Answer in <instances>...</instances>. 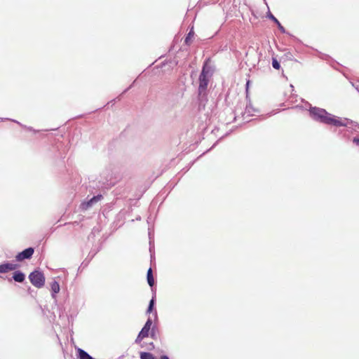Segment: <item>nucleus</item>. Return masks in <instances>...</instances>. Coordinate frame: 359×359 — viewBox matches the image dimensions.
Returning <instances> with one entry per match:
<instances>
[{
  "mask_svg": "<svg viewBox=\"0 0 359 359\" xmlns=\"http://www.w3.org/2000/svg\"><path fill=\"white\" fill-rule=\"evenodd\" d=\"M309 112L313 120L324 124L334 126H345L346 128V131H348L349 129L356 130V128H359V126L357 123L347 118L341 119L328 113L325 109L322 108L316 107H311Z\"/></svg>",
  "mask_w": 359,
  "mask_h": 359,
  "instance_id": "obj_1",
  "label": "nucleus"
},
{
  "mask_svg": "<svg viewBox=\"0 0 359 359\" xmlns=\"http://www.w3.org/2000/svg\"><path fill=\"white\" fill-rule=\"evenodd\" d=\"M199 86L198 88V97L200 104L207 102V88L209 83V77H205L203 73H201L199 76Z\"/></svg>",
  "mask_w": 359,
  "mask_h": 359,
  "instance_id": "obj_2",
  "label": "nucleus"
},
{
  "mask_svg": "<svg viewBox=\"0 0 359 359\" xmlns=\"http://www.w3.org/2000/svg\"><path fill=\"white\" fill-rule=\"evenodd\" d=\"M31 283L37 288H41L45 285V276L43 272L39 270H34L29 275Z\"/></svg>",
  "mask_w": 359,
  "mask_h": 359,
  "instance_id": "obj_3",
  "label": "nucleus"
},
{
  "mask_svg": "<svg viewBox=\"0 0 359 359\" xmlns=\"http://www.w3.org/2000/svg\"><path fill=\"white\" fill-rule=\"evenodd\" d=\"M34 252V249L32 247L27 248L23 251L19 252L15 256V259L18 262H22L25 259H29L32 257Z\"/></svg>",
  "mask_w": 359,
  "mask_h": 359,
  "instance_id": "obj_4",
  "label": "nucleus"
},
{
  "mask_svg": "<svg viewBox=\"0 0 359 359\" xmlns=\"http://www.w3.org/2000/svg\"><path fill=\"white\" fill-rule=\"evenodd\" d=\"M102 198V196L101 194H98L97 196H94L90 200L87 201H84L81 204V208L83 210H86L91 208L95 203H97Z\"/></svg>",
  "mask_w": 359,
  "mask_h": 359,
  "instance_id": "obj_5",
  "label": "nucleus"
},
{
  "mask_svg": "<svg viewBox=\"0 0 359 359\" xmlns=\"http://www.w3.org/2000/svg\"><path fill=\"white\" fill-rule=\"evenodd\" d=\"M19 267V265L17 264L12 263H4L0 264V273H5L9 271L15 270Z\"/></svg>",
  "mask_w": 359,
  "mask_h": 359,
  "instance_id": "obj_6",
  "label": "nucleus"
},
{
  "mask_svg": "<svg viewBox=\"0 0 359 359\" xmlns=\"http://www.w3.org/2000/svg\"><path fill=\"white\" fill-rule=\"evenodd\" d=\"M267 17L269 19H271L272 21H273L277 25V26L278 27V29L282 33H285L286 32L285 29L282 26V25L278 21V20L270 11L268 12Z\"/></svg>",
  "mask_w": 359,
  "mask_h": 359,
  "instance_id": "obj_7",
  "label": "nucleus"
},
{
  "mask_svg": "<svg viewBox=\"0 0 359 359\" xmlns=\"http://www.w3.org/2000/svg\"><path fill=\"white\" fill-rule=\"evenodd\" d=\"M50 289H51V296L53 299H55L56 294L60 292V285L59 283L56 280H53L50 283Z\"/></svg>",
  "mask_w": 359,
  "mask_h": 359,
  "instance_id": "obj_8",
  "label": "nucleus"
},
{
  "mask_svg": "<svg viewBox=\"0 0 359 359\" xmlns=\"http://www.w3.org/2000/svg\"><path fill=\"white\" fill-rule=\"evenodd\" d=\"M13 278L15 282L22 283L25 279V275L20 271H16L13 273Z\"/></svg>",
  "mask_w": 359,
  "mask_h": 359,
  "instance_id": "obj_9",
  "label": "nucleus"
},
{
  "mask_svg": "<svg viewBox=\"0 0 359 359\" xmlns=\"http://www.w3.org/2000/svg\"><path fill=\"white\" fill-rule=\"evenodd\" d=\"M212 67L208 65L207 63H205L203 66L202 71L201 73H203L205 77H210L212 74Z\"/></svg>",
  "mask_w": 359,
  "mask_h": 359,
  "instance_id": "obj_10",
  "label": "nucleus"
},
{
  "mask_svg": "<svg viewBox=\"0 0 359 359\" xmlns=\"http://www.w3.org/2000/svg\"><path fill=\"white\" fill-rule=\"evenodd\" d=\"M78 358L79 359H94L86 351L81 348H78Z\"/></svg>",
  "mask_w": 359,
  "mask_h": 359,
  "instance_id": "obj_11",
  "label": "nucleus"
},
{
  "mask_svg": "<svg viewBox=\"0 0 359 359\" xmlns=\"http://www.w3.org/2000/svg\"><path fill=\"white\" fill-rule=\"evenodd\" d=\"M147 283L149 285V286L153 287V285H154V278L153 276L151 268H149L147 271Z\"/></svg>",
  "mask_w": 359,
  "mask_h": 359,
  "instance_id": "obj_12",
  "label": "nucleus"
},
{
  "mask_svg": "<svg viewBox=\"0 0 359 359\" xmlns=\"http://www.w3.org/2000/svg\"><path fill=\"white\" fill-rule=\"evenodd\" d=\"M155 302H156V294L154 293L151 299L149 302V306H148V308L147 310V313H151L153 311L154 305H155Z\"/></svg>",
  "mask_w": 359,
  "mask_h": 359,
  "instance_id": "obj_13",
  "label": "nucleus"
},
{
  "mask_svg": "<svg viewBox=\"0 0 359 359\" xmlns=\"http://www.w3.org/2000/svg\"><path fill=\"white\" fill-rule=\"evenodd\" d=\"M140 359H156L151 353L141 352Z\"/></svg>",
  "mask_w": 359,
  "mask_h": 359,
  "instance_id": "obj_14",
  "label": "nucleus"
},
{
  "mask_svg": "<svg viewBox=\"0 0 359 359\" xmlns=\"http://www.w3.org/2000/svg\"><path fill=\"white\" fill-rule=\"evenodd\" d=\"M194 32L192 29L190 30V32L187 34L185 39H184V43L187 46L190 45L191 38L194 36Z\"/></svg>",
  "mask_w": 359,
  "mask_h": 359,
  "instance_id": "obj_15",
  "label": "nucleus"
},
{
  "mask_svg": "<svg viewBox=\"0 0 359 359\" xmlns=\"http://www.w3.org/2000/svg\"><path fill=\"white\" fill-rule=\"evenodd\" d=\"M254 111L255 109L252 108L251 105H247L244 112V115L248 114V116H252V112Z\"/></svg>",
  "mask_w": 359,
  "mask_h": 359,
  "instance_id": "obj_16",
  "label": "nucleus"
},
{
  "mask_svg": "<svg viewBox=\"0 0 359 359\" xmlns=\"http://www.w3.org/2000/svg\"><path fill=\"white\" fill-rule=\"evenodd\" d=\"M272 67L276 69H279L280 67L279 62L276 59H272Z\"/></svg>",
  "mask_w": 359,
  "mask_h": 359,
  "instance_id": "obj_17",
  "label": "nucleus"
},
{
  "mask_svg": "<svg viewBox=\"0 0 359 359\" xmlns=\"http://www.w3.org/2000/svg\"><path fill=\"white\" fill-rule=\"evenodd\" d=\"M141 335H142L144 337H147L149 334V331L147 330L146 328L142 327L140 332H139Z\"/></svg>",
  "mask_w": 359,
  "mask_h": 359,
  "instance_id": "obj_18",
  "label": "nucleus"
},
{
  "mask_svg": "<svg viewBox=\"0 0 359 359\" xmlns=\"http://www.w3.org/2000/svg\"><path fill=\"white\" fill-rule=\"evenodd\" d=\"M156 327L155 326H153L151 332H150V336L152 339L156 338Z\"/></svg>",
  "mask_w": 359,
  "mask_h": 359,
  "instance_id": "obj_19",
  "label": "nucleus"
},
{
  "mask_svg": "<svg viewBox=\"0 0 359 359\" xmlns=\"http://www.w3.org/2000/svg\"><path fill=\"white\" fill-rule=\"evenodd\" d=\"M144 338H145V337H143L142 335H141L140 334H138V335H137V338L135 339V342L136 344H140V343L142 341V339H143Z\"/></svg>",
  "mask_w": 359,
  "mask_h": 359,
  "instance_id": "obj_20",
  "label": "nucleus"
},
{
  "mask_svg": "<svg viewBox=\"0 0 359 359\" xmlns=\"http://www.w3.org/2000/svg\"><path fill=\"white\" fill-rule=\"evenodd\" d=\"M152 323H152L151 318L150 317H149L145 323V325L151 327Z\"/></svg>",
  "mask_w": 359,
  "mask_h": 359,
  "instance_id": "obj_21",
  "label": "nucleus"
},
{
  "mask_svg": "<svg viewBox=\"0 0 359 359\" xmlns=\"http://www.w3.org/2000/svg\"><path fill=\"white\" fill-rule=\"evenodd\" d=\"M353 142L359 147V138L358 137H354L353 139Z\"/></svg>",
  "mask_w": 359,
  "mask_h": 359,
  "instance_id": "obj_22",
  "label": "nucleus"
},
{
  "mask_svg": "<svg viewBox=\"0 0 359 359\" xmlns=\"http://www.w3.org/2000/svg\"><path fill=\"white\" fill-rule=\"evenodd\" d=\"M149 350H152L154 348V345L153 344V342H151L149 344V347L147 348Z\"/></svg>",
  "mask_w": 359,
  "mask_h": 359,
  "instance_id": "obj_23",
  "label": "nucleus"
},
{
  "mask_svg": "<svg viewBox=\"0 0 359 359\" xmlns=\"http://www.w3.org/2000/svg\"><path fill=\"white\" fill-rule=\"evenodd\" d=\"M135 81H133V83L127 88L124 91H123V93L127 92L133 86V84L135 83Z\"/></svg>",
  "mask_w": 359,
  "mask_h": 359,
  "instance_id": "obj_24",
  "label": "nucleus"
},
{
  "mask_svg": "<svg viewBox=\"0 0 359 359\" xmlns=\"http://www.w3.org/2000/svg\"><path fill=\"white\" fill-rule=\"evenodd\" d=\"M144 328H146L147 330H148L149 331H150L151 330L152 327H150L149 326H147L144 324V325L143 326Z\"/></svg>",
  "mask_w": 359,
  "mask_h": 359,
  "instance_id": "obj_25",
  "label": "nucleus"
},
{
  "mask_svg": "<svg viewBox=\"0 0 359 359\" xmlns=\"http://www.w3.org/2000/svg\"><path fill=\"white\" fill-rule=\"evenodd\" d=\"M13 121L17 123L18 124L20 125L23 128H27L25 126H22L21 123H20V122H18V121H16L15 120H13Z\"/></svg>",
  "mask_w": 359,
  "mask_h": 359,
  "instance_id": "obj_26",
  "label": "nucleus"
},
{
  "mask_svg": "<svg viewBox=\"0 0 359 359\" xmlns=\"http://www.w3.org/2000/svg\"><path fill=\"white\" fill-rule=\"evenodd\" d=\"M160 359H169V358L167 355H162Z\"/></svg>",
  "mask_w": 359,
  "mask_h": 359,
  "instance_id": "obj_27",
  "label": "nucleus"
},
{
  "mask_svg": "<svg viewBox=\"0 0 359 359\" xmlns=\"http://www.w3.org/2000/svg\"><path fill=\"white\" fill-rule=\"evenodd\" d=\"M29 130H33L32 128L29 127V128H27Z\"/></svg>",
  "mask_w": 359,
  "mask_h": 359,
  "instance_id": "obj_28",
  "label": "nucleus"
},
{
  "mask_svg": "<svg viewBox=\"0 0 359 359\" xmlns=\"http://www.w3.org/2000/svg\"><path fill=\"white\" fill-rule=\"evenodd\" d=\"M155 317H157V313H156V311L155 312Z\"/></svg>",
  "mask_w": 359,
  "mask_h": 359,
  "instance_id": "obj_29",
  "label": "nucleus"
}]
</instances>
